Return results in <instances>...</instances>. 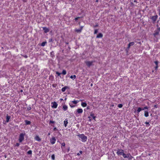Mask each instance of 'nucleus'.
I'll return each instance as SVG.
<instances>
[{"instance_id": "obj_1", "label": "nucleus", "mask_w": 160, "mask_h": 160, "mask_svg": "<svg viewBox=\"0 0 160 160\" xmlns=\"http://www.w3.org/2000/svg\"><path fill=\"white\" fill-rule=\"evenodd\" d=\"M79 138H81L82 141L83 142H86L87 139V137L83 134H80L78 135Z\"/></svg>"}, {"instance_id": "obj_2", "label": "nucleus", "mask_w": 160, "mask_h": 160, "mask_svg": "<svg viewBox=\"0 0 160 160\" xmlns=\"http://www.w3.org/2000/svg\"><path fill=\"white\" fill-rule=\"evenodd\" d=\"M124 153V151L122 149H118L117 151V154L118 155H122Z\"/></svg>"}, {"instance_id": "obj_3", "label": "nucleus", "mask_w": 160, "mask_h": 160, "mask_svg": "<svg viewBox=\"0 0 160 160\" xmlns=\"http://www.w3.org/2000/svg\"><path fill=\"white\" fill-rule=\"evenodd\" d=\"M94 61H86L85 62V63L86 65L88 67H90L91 66L93 65V63L94 62Z\"/></svg>"}, {"instance_id": "obj_4", "label": "nucleus", "mask_w": 160, "mask_h": 160, "mask_svg": "<svg viewBox=\"0 0 160 160\" xmlns=\"http://www.w3.org/2000/svg\"><path fill=\"white\" fill-rule=\"evenodd\" d=\"M24 135L23 133H21L20 134L19 138V140L20 142H22V141L24 140Z\"/></svg>"}, {"instance_id": "obj_5", "label": "nucleus", "mask_w": 160, "mask_h": 160, "mask_svg": "<svg viewBox=\"0 0 160 160\" xmlns=\"http://www.w3.org/2000/svg\"><path fill=\"white\" fill-rule=\"evenodd\" d=\"M157 18L158 16L156 15L151 17L150 18L152 19L153 22H154L156 21Z\"/></svg>"}, {"instance_id": "obj_6", "label": "nucleus", "mask_w": 160, "mask_h": 160, "mask_svg": "<svg viewBox=\"0 0 160 160\" xmlns=\"http://www.w3.org/2000/svg\"><path fill=\"white\" fill-rule=\"evenodd\" d=\"M129 155L130 156L131 158H129V159H132V158H133V157H132L131 156V155H130V154H125L124 153L123 154V157L124 158H128L129 157Z\"/></svg>"}, {"instance_id": "obj_7", "label": "nucleus", "mask_w": 160, "mask_h": 160, "mask_svg": "<svg viewBox=\"0 0 160 160\" xmlns=\"http://www.w3.org/2000/svg\"><path fill=\"white\" fill-rule=\"evenodd\" d=\"M56 140L55 137H53L50 140V142L52 144H53L55 143Z\"/></svg>"}, {"instance_id": "obj_8", "label": "nucleus", "mask_w": 160, "mask_h": 160, "mask_svg": "<svg viewBox=\"0 0 160 160\" xmlns=\"http://www.w3.org/2000/svg\"><path fill=\"white\" fill-rule=\"evenodd\" d=\"M53 105L52 106V107L54 108H56L58 106V104L56 102H54L52 103Z\"/></svg>"}, {"instance_id": "obj_9", "label": "nucleus", "mask_w": 160, "mask_h": 160, "mask_svg": "<svg viewBox=\"0 0 160 160\" xmlns=\"http://www.w3.org/2000/svg\"><path fill=\"white\" fill-rule=\"evenodd\" d=\"M43 29L44 30V32L45 33H47L49 31V29L46 27L43 28Z\"/></svg>"}, {"instance_id": "obj_10", "label": "nucleus", "mask_w": 160, "mask_h": 160, "mask_svg": "<svg viewBox=\"0 0 160 160\" xmlns=\"http://www.w3.org/2000/svg\"><path fill=\"white\" fill-rule=\"evenodd\" d=\"M103 37V34L101 33H99L96 36V38H102Z\"/></svg>"}, {"instance_id": "obj_11", "label": "nucleus", "mask_w": 160, "mask_h": 160, "mask_svg": "<svg viewBox=\"0 0 160 160\" xmlns=\"http://www.w3.org/2000/svg\"><path fill=\"white\" fill-rule=\"evenodd\" d=\"M159 34V31L158 30H156L154 31V33H153V35L154 36L158 35Z\"/></svg>"}, {"instance_id": "obj_12", "label": "nucleus", "mask_w": 160, "mask_h": 160, "mask_svg": "<svg viewBox=\"0 0 160 160\" xmlns=\"http://www.w3.org/2000/svg\"><path fill=\"white\" fill-rule=\"evenodd\" d=\"M83 112V110L82 109L79 108L77 110V112L78 113H82Z\"/></svg>"}, {"instance_id": "obj_13", "label": "nucleus", "mask_w": 160, "mask_h": 160, "mask_svg": "<svg viewBox=\"0 0 160 160\" xmlns=\"http://www.w3.org/2000/svg\"><path fill=\"white\" fill-rule=\"evenodd\" d=\"M25 122L26 125H30L31 123V122L30 121H29L27 120H25Z\"/></svg>"}, {"instance_id": "obj_14", "label": "nucleus", "mask_w": 160, "mask_h": 160, "mask_svg": "<svg viewBox=\"0 0 160 160\" xmlns=\"http://www.w3.org/2000/svg\"><path fill=\"white\" fill-rule=\"evenodd\" d=\"M35 139L38 141H41V139L38 136H37L35 137Z\"/></svg>"}, {"instance_id": "obj_15", "label": "nucleus", "mask_w": 160, "mask_h": 160, "mask_svg": "<svg viewBox=\"0 0 160 160\" xmlns=\"http://www.w3.org/2000/svg\"><path fill=\"white\" fill-rule=\"evenodd\" d=\"M68 88V86H65L62 89V92H64L65 91V90L66 89H67Z\"/></svg>"}, {"instance_id": "obj_16", "label": "nucleus", "mask_w": 160, "mask_h": 160, "mask_svg": "<svg viewBox=\"0 0 160 160\" xmlns=\"http://www.w3.org/2000/svg\"><path fill=\"white\" fill-rule=\"evenodd\" d=\"M144 116L145 117H148V112L147 111H145Z\"/></svg>"}, {"instance_id": "obj_17", "label": "nucleus", "mask_w": 160, "mask_h": 160, "mask_svg": "<svg viewBox=\"0 0 160 160\" xmlns=\"http://www.w3.org/2000/svg\"><path fill=\"white\" fill-rule=\"evenodd\" d=\"M11 117L10 116H9L8 115H7V116H6V122H8L9 121V120L10 119Z\"/></svg>"}, {"instance_id": "obj_18", "label": "nucleus", "mask_w": 160, "mask_h": 160, "mask_svg": "<svg viewBox=\"0 0 160 160\" xmlns=\"http://www.w3.org/2000/svg\"><path fill=\"white\" fill-rule=\"evenodd\" d=\"M63 109L64 111H66L68 109V107L66 105H64L63 106Z\"/></svg>"}, {"instance_id": "obj_19", "label": "nucleus", "mask_w": 160, "mask_h": 160, "mask_svg": "<svg viewBox=\"0 0 160 160\" xmlns=\"http://www.w3.org/2000/svg\"><path fill=\"white\" fill-rule=\"evenodd\" d=\"M64 125L65 127H66L67 126V124L68 123V120L67 119H66L64 121Z\"/></svg>"}, {"instance_id": "obj_20", "label": "nucleus", "mask_w": 160, "mask_h": 160, "mask_svg": "<svg viewBox=\"0 0 160 160\" xmlns=\"http://www.w3.org/2000/svg\"><path fill=\"white\" fill-rule=\"evenodd\" d=\"M81 105L83 107H85L87 106V104L85 102H82Z\"/></svg>"}, {"instance_id": "obj_21", "label": "nucleus", "mask_w": 160, "mask_h": 160, "mask_svg": "<svg viewBox=\"0 0 160 160\" xmlns=\"http://www.w3.org/2000/svg\"><path fill=\"white\" fill-rule=\"evenodd\" d=\"M47 43V42H42L41 44V46H45V44H46Z\"/></svg>"}, {"instance_id": "obj_22", "label": "nucleus", "mask_w": 160, "mask_h": 160, "mask_svg": "<svg viewBox=\"0 0 160 160\" xmlns=\"http://www.w3.org/2000/svg\"><path fill=\"white\" fill-rule=\"evenodd\" d=\"M131 46L130 43H129V44L128 45V47L126 49V50L127 51V52H128V50H129V48H130V47Z\"/></svg>"}, {"instance_id": "obj_23", "label": "nucleus", "mask_w": 160, "mask_h": 160, "mask_svg": "<svg viewBox=\"0 0 160 160\" xmlns=\"http://www.w3.org/2000/svg\"><path fill=\"white\" fill-rule=\"evenodd\" d=\"M131 46L130 43H129V44L128 45V47L126 49V50L127 51V52H128V50H129V48H130V47Z\"/></svg>"}, {"instance_id": "obj_24", "label": "nucleus", "mask_w": 160, "mask_h": 160, "mask_svg": "<svg viewBox=\"0 0 160 160\" xmlns=\"http://www.w3.org/2000/svg\"><path fill=\"white\" fill-rule=\"evenodd\" d=\"M50 54H51V56L52 57H54V52L53 51H52L51 53H50Z\"/></svg>"}, {"instance_id": "obj_25", "label": "nucleus", "mask_w": 160, "mask_h": 160, "mask_svg": "<svg viewBox=\"0 0 160 160\" xmlns=\"http://www.w3.org/2000/svg\"><path fill=\"white\" fill-rule=\"evenodd\" d=\"M75 31L77 32H81V29H76Z\"/></svg>"}, {"instance_id": "obj_26", "label": "nucleus", "mask_w": 160, "mask_h": 160, "mask_svg": "<svg viewBox=\"0 0 160 160\" xmlns=\"http://www.w3.org/2000/svg\"><path fill=\"white\" fill-rule=\"evenodd\" d=\"M90 116L92 117L95 120V118H96V116H94V114L93 113H91V114H90Z\"/></svg>"}, {"instance_id": "obj_27", "label": "nucleus", "mask_w": 160, "mask_h": 160, "mask_svg": "<svg viewBox=\"0 0 160 160\" xmlns=\"http://www.w3.org/2000/svg\"><path fill=\"white\" fill-rule=\"evenodd\" d=\"M70 78L72 79L73 78L74 79H75L76 78V76L75 75H74L73 76H71L70 77Z\"/></svg>"}, {"instance_id": "obj_28", "label": "nucleus", "mask_w": 160, "mask_h": 160, "mask_svg": "<svg viewBox=\"0 0 160 160\" xmlns=\"http://www.w3.org/2000/svg\"><path fill=\"white\" fill-rule=\"evenodd\" d=\"M62 74L63 75H65L66 74V71L64 70H63Z\"/></svg>"}, {"instance_id": "obj_29", "label": "nucleus", "mask_w": 160, "mask_h": 160, "mask_svg": "<svg viewBox=\"0 0 160 160\" xmlns=\"http://www.w3.org/2000/svg\"><path fill=\"white\" fill-rule=\"evenodd\" d=\"M27 153L28 154H29V155H30V154H32V151L31 150H29L28 151V152H27Z\"/></svg>"}, {"instance_id": "obj_30", "label": "nucleus", "mask_w": 160, "mask_h": 160, "mask_svg": "<svg viewBox=\"0 0 160 160\" xmlns=\"http://www.w3.org/2000/svg\"><path fill=\"white\" fill-rule=\"evenodd\" d=\"M51 158H52V159L53 160H55V155L54 154H53V155H52L51 156Z\"/></svg>"}, {"instance_id": "obj_31", "label": "nucleus", "mask_w": 160, "mask_h": 160, "mask_svg": "<svg viewBox=\"0 0 160 160\" xmlns=\"http://www.w3.org/2000/svg\"><path fill=\"white\" fill-rule=\"evenodd\" d=\"M141 110H142V108H139L138 110H137V111L138 112H139L140 111H141Z\"/></svg>"}, {"instance_id": "obj_32", "label": "nucleus", "mask_w": 160, "mask_h": 160, "mask_svg": "<svg viewBox=\"0 0 160 160\" xmlns=\"http://www.w3.org/2000/svg\"><path fill=\"white\" fill-rule=\"evenodd\" d=\"M118 107L119 108H121L122 107V105L121 104H119L118 105Z\"/></svg>"}, {"instance_id": "obj_33", "label": "nucleus", "mask_w": 160, "mask_h": 160, "mask_svg": "<svg viewBox=\"0 0 160 160\" xmlns=\"http://www.w3.org/2000/svg\"><path fill=\"white\" fill-rule=\"evenodd\" d=\"M72 102L74 104H76L78 103V101H77L74 100L72 101Z\"/></svg>"}, {"instance_id": "obj_34", "label": "nucleus", "mask_w": 160, "mask_h": 160, "mask_svg": "<svg viewBox=\"0 0 160 160\" xmlns=\"http://www.w3.org/2000/svg\"><path fill=\"white\" fill-rule=\"evenodd\" d=\"M98 29H95L94 31V34H97L98 32Z\"/></svg>"}, {"instance_id": "obj_35", "label": "nucleus", "mask_w": 160, "mask_h": 160, "mask_svg": "<svg viewBox=\"0 0 160 160\" xmlns=\"http://www.w3.org/2000/svg\"><path fill=\"white\" fill-rule=\"evenodd\" d=\"M148 108L147 106L144 107V108H142V110H144L145 109H148Z\"/></svg>"}, {"instance_id": "obj_36", "label": "nucleus", "mask_w": 160, "mask_h": 160, "mask_svg": "<svg viewBox=\"0 0 160 160\" xmlns=\"http://www.w3.org/2000/svg\"><path fill=\"white\" fill-rule=\"evenodd\" d=\"M129 43L130 44V45H131V46H133L134 45V42H131Z\"/></svg>"}, {"instance_id": "obj_37", "label": "nucleus", "mask_w": 160, "mask_h": 160, "mask_svg": "<svg viewBox=\"0 0 160 160\" xmlns=\"http://www.w3.org/2000/svg\"><path fill=\"white\" fill-rule=\"evenodd\" d=\"M55 123V122L54 121H52L50 120L49 122V124L51 123Z\"/></svg>"}, {"instance_id": "obj_38", "label": "nucleus", "mask_w": 160, "mask_h": 160, "mask_svg": "<svg viewBox=\"0 0 160 160\" xmlns=\"http://www.w3.org/2000/svg\"><path fill=\"white\" fill-rule=\"evenodd\" d=\"M154 63H155L156 66H158V62L157 61H155L154 62Z\"/></svg>"}, {"instance_id": "obj_39", "label": "nucleus", "mask_w": 160, "mask_h": 160, "mask_svg": "<svg viewBox=\"0 0 160 160\" xmlns=\"http://www.w3.org/2000/svg\"><path fill=\"white\" fill-rule=\"evenodd\" d=\"M56 74H57L58 76H59L61 74V73H60L58 72H56Z\"/></svg>"}, {"instance_id": "obj_40", "label": "nucleus", "mask_w": 160, "mask_h": 160, "mask_svg": "<svg viewBox=\"0 0 160 160\" xmlns=\"http://www.w3.org/2000/svg\"><path fill=\"white\" fill-rule=\"evenodd\" d=\"M130 5L132 7L134 6V4L132 2H130Z\"/></svg>"}, {"instance_id": "obj_41", "label": "nucleus", "mask_w": 160, "mask_h": 160, "mask_svg": "<svg viewBox=\"0 0 160 160\" xmlns=\"http://www.w3.org/2000/svg\"><path fill=\"white\" fill-rule=\"evenodd\" d=\"M19 145H20L19 143H16V144L15 145V146L18 147L19 146Z\"/></svg>"}, {"instance_id": "obj_42", "label": "nucleus", "mask_w": 160, "mask_h": 160, "mask_svg": "<svg viewBox=\"0 0 160 160\" xmlns=\"http://www.w3.org/2000/svg\"><path fill=\"white\" fill-rule=\"evenodd\" d=\"M80 18V17H77L76 18H75V21H77V20L78 19Z\"/></svg>"}, {"instance_id": "obj_43", "label": "nucleus", "mask_w": 160, "mask_h": 160, "mask_svg": "<svg viewBox=\"0 0 160 160\" xmlns=\"http://www.w3.org/2000/svg\"><path fill=\"white\" fill-rule=\"evenodd\" d=\"M158 67V66H156V67H155V70H157Z\"/></svg>"}, {"instance_id": "obj_44", "label": "nucleus", "mask_w": 160, "mask_h": 160, "mask_svg": "<svg viewBox=\"0 0 160 160\" xmlns=\"http://www.w3.org/2000/svg\"><path fill=\"white\" fill-rule=\"evenodd\" d=\"M145 124H147V125H148V126H149V125H150V124H149V122H145Z\"/></svg>"}, {"instance_id": "obj_45", "label": "nucleus", "mask_w": 160, "mask_h": 160, "mask_svg": "<svg viewBox=\"0 0 160 160\" xmlns=\"http://www.w3.org/2000/svg\"><path fill=\"white\" fill-rule=\"evenodd\" d=\"M52 41V38H50L49 40V42H51Z\"/></svg>"}, {"instance_id": "obj_46", "label": "nucleus", "mask_w": 160, "mask_h": 160, "mask_svg": "<svg viewBox=\"0 0 160 160\" xmlns=\"http://www.w3.org/2000/svg\"><path fill=\"white\" fill-rule=\"evenodd\" d=\"M65 143L64 142H63L62 144V146H65Z\"/></svg>"}, {"instance_id": "obj_47", "label": "nucleus", "mask_w": 160, "mask_h": 160, "mask_svg": "<svg viewBox=\"0 0 160 160\" xmlns=\"http://www.w3.org/2000/svg\"><path fill=\"white\" fill-rule=\"evenodd\" d=\"M31 108L30 107H28V108H27V109L28 110H30L31 109Z\"/></svg>"}, {"instance_id": "obj_48", "label": "nucleus", "mask_w": 160, "mask_h": 160, "mask_svg": "<svg viewBox=\"0 0 160 160\" xmlns=\"http://www.w3.org/2000/svg\"><path fill=\"white\" fill-rule=\"evenodd\" d=\"M56 130H58L56 128H54L53 129V131H56Z\"/></svg>"}, {"instance_id": "obj_49", "label": "nucleus", "mask_w": 160, "mask_h": 160, "mask_svg": "<svg viewBox=\"0 0 160 160\" xmlns=\"http://www.w3.org/2000/svg\"><path fill=\"white\" fill-rule=\"evenodd\" d=\"M70 107H71V108H73V107H74L75 106L74 105H71L70 104Z\"/></svg>"}, {"instance_id": "obj_50", "label": "nucleus", "mask_w": 160, "mask_h": 160, "mask_svg": "<svg viewBox=\"0 0 160 160\" xmlns=\"http://www.w3.org/2000/svg\"><path fill=\"white\" fill-rule=\"evenodd\" d=\"M56 84H53V85H52V86L54 87H55L56 86Z\"/></svg>"}, {"instance_id": "obj_51", "label": "nucleus", "mask_w": 160, "mask_h": 160, "mask_svg": "<svg viewBox=\"0 0 160 160\" xmlns=\"http://www.w3.org/2000/svg\"><path fill=\"white\" fill-rule=\"evenodd\" d=\"M98 24H97L95 26H94V27H98Z\"/></svg>"}, {"instance_id": "obj_52", "label": "nucleus", "mask_w": 160, "mask_h": 160, "mask_svg": "<svg viewBox=\"0 0 160 160\" xmlns=\"http://www.w3.org/2000/svg\"><path fill=\"white\" fill-rule=\"evenodd\" d=\"M83 27V26H81L80 27V29H81V30H82V29Z\"/></svg>"}, {"instance_id": "obj_53", "label": "nucleus", "mask_w": 160, "mask_h": 160, "mask_svg": "<svg viewBox=\"0 0 160 160\" xmlns=\"http://www.w3.org/2000/svg\"><path fill=\"white\" fill-rule=\"evenodd\" d=\"M134 2H137V1L136 0H134Z\"/></svg>"}, {"instance_id": "obj_54", "label": "nucleus", "mask_w": 160, "mask_h": 160, "mask_svg": "<svg viewBox=\"0 0 160 160\" xmlns=\"http://www.w3.org/2000/svg\"><path fill=\"white\" fill-rule=\"evenodd\" d=\"M24 57H25V58H27L28 56H27V55H25V56H24Z\"/></svg>"}, {"instance_id": "obj_55", "label": "nucleus", "mask_w": 160, "mask_h": 160, "mask_svg": "<svg viewBox=\"0 0 160 160\" xmlns=\"http://www.w3.org/2000/svg\"><path fill=\"white\" fill-rule=\"evenodd\" d=\"M79 152H80V153H81V154H82V151H80Z\"/></svg>"}, {"instance_id": "obj_56", "label": "nucleus", "mask_w": 160, "mask_h": 160, "mask_svg": "<svg viewBox=\"0 0 160 160\" xmlns=\"http://www.w3.org/2000/svg\"><path fill=\"white\" fill-rule=\"evenodd\" d=\"M158 30H159V31H160V28H158Z\"/></svg>"}, {"instance_id": "obj_57", "label": "nucleus", "mask_w": 160, "mask_h": 160, "mask_svg": "<svg viewBox=\"0 0 160 160\" xmlns=\"http://www.w3.org/2000/svg\"><path fill=\"white\" fill-rule=\"evenodd\" d=\"M5 158H6L7 157V156H6V155H5L4 156Z\"/></svg>"}, {"instance_id": "obj_58", "label": "nucleus", "mask_w": 160, "mask_h": 160, "mask_svg": "<svg viewBox=\"0 0 160 160\" xmlns=\"http://www.w3.org/2000/svg\"><path fill=\"white\" fill-rule=\"evenodd\" d=\"M159 15L160 16V10L159 11Z\"/></svg>"}, {"instance_id": "obj_59", "label": "nucleus", "mask_w": 160, "mask_h": 160, "mask_svg": "<svg viewBox=\"0 0 160 160\" xmlns=\"http://www.w3.org/2000/svg\"><path fill=\"white\" fill-rule=\"evenodd\" d=\"M60 100H61V101H62V100H63V99H62V98H61V99H60Z\"/></svg>"}, {"instance_id": "obj_60", "label": "nucleus", "mask_w": 160, "mask_h": 160, "mask_svg": "<svg viewBox=\"0 0 160 160\" xmlns=\"http://www.w3.org/2000/svg\"><path fill=\"white\" fill-rule=\"evenodd\" d=\"M77 155H78L79 156V155H80V154H79V153H78L77 154Z\"/></svg>"}, {"instance_id": "obj_61", "label": "nucleus", "mask_w": 160, "mask_h": 160, "mask_svg": "<svg viewBox=\"0 0 160 160\" xmlns=\"http://www.w3.org/2000/svg\"><path fill=\"white\" fill-rule=\"evenodd\" d=\"M154 107H156V108H157V105H155L154 106Z\"/></svg>"}, {"instance_id": "obj_62", "label": "nucleus", "mask_w": 160, "mask_h": 160, "mask_svg": "<svg viewBox=\"0 0 160 160\" xmlns=\"http://www.w3.org/2000/svg\"><path fill=\"white\" fill-rule=\"evenodd\" d=\"M87 109H89V108L88 107L87 108Z\"/></svg>"}, {"instance_id": "obj_63", "label": "nucleus", "mask_w": 160, "mask_h": 160, "mask_svg": "<svg viewBox=\"0 0 160 160\" xmlns=\"http://www.w3.org/2000/svg\"><path fill=\"white\" fill-rule=\"evenodd\" d=\"M50 135V133H48V135Z\"/></svg>"}, {"instance_id": "obj_64", "label": "nucleus", "mask_w": 160, "mask_h": 160, "mask_svg": "<svg viewBox=\"0 0 160 160\" xmlns=\"http://www.w3.org/2000/svg\"><path fill=\"white\" fill-rule=\"evenodd\" d=\"M88 118H90V117H89H89H88Z\"/></svg>"}]
</instances>
